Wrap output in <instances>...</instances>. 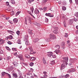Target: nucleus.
Masks as SVG:
<instances>
[{
    "mask_svg": "<svg viewBox=\"0 0 78 78\" xmlns=\"http://www.w3.org/2000/svg\"><path fill=\"white\" fill-rule=\"evenodd\" d=\"M48 56H52V57L53 58H55V56H53V53L51 52H48Z\"/></svg>",
    "mask_w": 78,
    "mask_h": 78,
    "instance_id": "obj_1",
    "label": "nucleus"
},
{
    "mask_svg": "<svg viewBox=\"0 0 78 78\" xmlns=\"http://www.w3.org/2000/svg\"><path fill=\"white\" fill-rule=\"evenodd\" d=\"M50 39H55L56 38L54 34H51L49 36Z\"/></svg>",
    "mask_w": 78,
    "mask_h": 78,
    "instance_id": "obj_2",
    "label": "nucleus"
},
{
    "mask_svg": "<svg viewBox=\"0 0 78 78\" xmlns=\"http://www.w3.org/2000/svg\"><path fill=\"white\" fill-rule=\"evenodd\" d=\"M30 11H28V12L30 14L31 16H32V14H31V11H32V13H33V11H34V8H32L30 9Z\"/></svg>",
    "mask_w": 78,
    "mask_h": 78,
    "instance_id": "obj_3",
    "label": "nucleus"
},
{
    "mask_svg": "<svg viewBox=\"0 0 78 78\" xmlns=\"http://www.w3.org/2000/svg\"><path fill=\"white\" fill-rule=\"evenodd\" d=\"M66 67V64L65 63H63L61 65V67L60 69L61 70H62L64 69H65V68Z\"/></svg>",
    "mask_w": 78,
    "mask_h": 78,
    "instance_id": "obj_4",
    "label": "nucleus"
},
{
    "mask_svg": "<svg viewBox=\"0 0 78 78\" xmlns=\"http://www.w3.org/2000/svg\"><path fill=\"white\" fill-rule=\"evenodd\" d=\"M5 40L0 38V45L3 44L5 43Z\"/></svg>",
    "mask_w": 78,
    "mask_h": 78,
    "instance_id": "obj_5",
    "label": "nucleus"
},
{
    "mask_svg": "<svg viewBox=\"0 0 78 78\" xmlns=\"http://www.w3.org/2000/svg\"><path fill=\"white\" fill-rule=\"evenodd\" d=\"M76 60H77V59H76V58H73V59H71L70 60V62H71L72 63H73V62H74L75 61H76Z\"/></svg>",
    "mask_w": 78,
    "mask_h": 78,
    "instance_id": "obj_6",
    "label": "nucleus"
},
{
    "mask_svg": "<svg viewBox=\"0 0 78 78\" xmlns=\"http://www.w3.org/2000/svg\"><path fill=\"white\" fill-rule=\"evenodd\" d=\"M18 58L21 60H23V55H20L18 56Z\"/></svg>",
    "mask_w": 78,
    "mask_h": 78,
    "instance_id": "obj_7",
    "label": "nucleus"
},
{
    "mask_svg": "<svg viewBox=\"0 0 78 78\" xmlns=\"http://www.w3.org/2000/svg\"><path fill=\"white\" fill-rule=\"evenodd\" d=\"M7 32L9 33H10L11 34L13 35V33H14V32L11 31V30H8L7 31Z\"/></svg>",
    "mask_w": 78,
    "mask_h": 78,
    "instance_id": "obj_8",
    "label": "nucleus"
},
{
    "mask_svg": "<svg viewBox=\"0 0 78 78\" xmlns=\"http://www.w3.org/2000/svg\"><path fill=\"white\" fill-rule=\"evenodd\" d=\"M39 39L38 38H36L35 39H34V42H35V43H36L37 42L39 41Z\"/></svg>",
    "mask_w": 78,
    "mask_h": 78,
    "instance_id": "obj_9",
    "label": "nucleus"
},
{
    "mask_svg": "<svg viewBox=\"0 0 78 78\" xmlns=\"http://www.w3.org/2000/svg\"><path fill=\"white\" fill-rule=\"evenodd\" d=\"M13 21L14 22V23H17V22H18V19L15 18L13 19Z\"/></svg>",
    "mask_w": 78,
    "mask_h": 78,
    "instance_id": "obj_10",
    "label": "nucleus"
},
{
    "mask_svg": "<svg viewBox=\"0 0 78 78\" xmlns=\"http://www.w3.org/2000/svg\"><path fill=\"white\" fill-rule=\"evenodd\" d=\"M13 64L15 67H17L18 66V64L16 62H13Z\"/></svg>",
    "mask_w": 78,
    "mask_h": 78,
    "instance_id": "obj_11",
    "label": "nucleus"
},
{
    "mask_svg": "<svg viewBox=\"0 0 78 78\" xmlns=\"http://www.w3.org/2000/svg\"><path fill=\"white\" fill-rule=\"evenodd\" d=\"M63 59L66 62H68V57H64L63 58Z\"/></svg>",
    "mask_w": 78,
    "mask_h": 78,
    "instance_id": "obj_12",
    "label": "nucleus"
},
{
    "mask_svg": "<svg viewBox=\"0 0 78 78\" xmlns=\"http://www.w3.org/2000/svg\"><path fill=\"white\" fill-rule=\"evenodd\" d=\"M7 73H6L5 72H3L1 73V75L3 76H5L6 74H7Z\"/></svg>",
    "mask_w": 78,
    "mask_h": 78,
    "instance_id": "obj_13",
    "label": "nucleus"
},
{
    "mask_svg": "<svg viewBox=\"0 0 78 78\" xmlns=\"http://www.w3.org/2000/svg\"><path fill=\"white\" fill-rule=\"evenodd\" d=\"M43 62L44 64H45V63H46V61L45 60V58L44 57L43 58Z\"/></svg>",
    "mask_w": 78,
    "mask_h": 78,
    "instance_id": "obj_14",
    "label": "nucleus"
},
{
    "mask_svg": "<svg viewBox=\"0 0 78 78\" xmlns=\"http://www.w3.org/2000/svg\"><path fill=\"white\" fill-rule=\"evenodd\" d=\"M36 58L35 57H31L30 59L31 61H34L35 60H36Z\"/></svg>",
    "mask_w": 78,
    "mask_h": 78,
    "instance_id": "obj_15",
    "label": "nucleus"
},
{
    "mask_svg": "<svg viewBox=\"0 0 78 78\" xmlns=\"http://www.w3.org/2000/svg\"><path fill=\"white\" fill-rule=\"evenodd\" d=\"M28 19V21L30 24H31V18L30 17H27Z\"/></svg>",
    "mask_w": 78,
    "mask_h": 78,
    "instance_id": "obj_16",
    "label": "nucleus"
},
{
    "mask_svg": "<svg viewBox=\"0 0 78 78\" xmlns=\"http://www.w3.org/2000/svg\"><path fill=\"white\" fill-rule=\"evenodd\" d=\"M54 52L55 53H56V54L57 55L58 54V53L59 52V50H55V51H54Z\"/></svg>",
    "mask_w": 78,
    "mask_h": 78,
    "instance_id": "obj_17",
    "label": "nucleus"
},
{
    "mask_svg": "<svg viewBox=\"0 0 78 78\" xmlns=\"http://www.w3.org/2000/svg\"><path fill=\"white\" fill-rule=\"evenodd\" d=\"M69 23L70 25H72L73 23V20H70L69 21Z\"/></svg>",
    "mask_w": 78,
    "mask_h": 78,
    "instance_id": "obj_18",
    "label": "nucleus"
},
{
    "mask_svg": "<svg viewBox=\"0 0 78 78\" xmlns=\"http://www.w3.org/2000/svg\"><path fill=\"white\" fill-rule=\"evenodd\" d=\"M13 75L14 78H17V75L16 74H13Z\"/></svg>",
    "mask_w": 78,
    "mask_h": 78,
    "instance_id": "obj_19",
    "label": "nucleus"
},
{
    "mask_svg": "<svg viewBox=\"0 0 78 78\" xmlns=\"http://www.w3.org/2000/svg\"><path fill=\"white\" fill-rule=\"evenodd\" d=\"M8 37L9 39H12L13 38V37H12V35H9Z\"/></svg>",
    "mask_w": 78,
    "mask_h": 78,
    "instance_id": "obj_20",
    "label": "nucleus"
},
{
    "mask_svg": "<svg viewBox=\"0 0 78 78\" xmlns=\"http://www.w3.org/2000/svg\"><path fill=\"white\" fill-rule=\"evenodd\" d=\"M48 76L47 75H43V77H41V78H47V77Z\"/></svg>",
    "mask_w": 78,
    "mask_h": 78,
    "instance_id": "obj_21",
    "label": "nucleus"
},
{
    "mask_svg": "<svg viewBox=\"0 0 78 78\" xmlns=\"http://www.w3.org/2000/svg\"><path fill=\"white\" fill-rule=\"evenodd\" d=\"M34 12L35 13V14H39V10H38L36 9L34 11Z\"/></svg>",
    "mask_w": 78,
    "mask_h": 78,
    "instance_id": "obj_22",
    "label": "nucleus"
},
{
    "mask_svg": "<svg viewBox=\"0 0 78 78\" xmlns=\"http://www.w3.org/2000/svg\"><path fill=\"white\" fill-rule=\"evenodd\" d=\"M34 24V25H37V26H40V24H39H39L36 22H35Z\"/></svg>",
    "mask_w": 78,
    "mask_h": 78,
    "instance_id": "obj_23",
    "label": "nucleus"
},
{
    "mask_svg": "<svg viewBox=\"0 0 78 78\" xmlns=\"http://www.w3.org/2000/svg\"><path fill=\"white\" fill-rule=\"evenodd\" d=\"M67 73H72V69H69L67 71Z\"/></svg>",
    "mask_w": 78,
    "mask_h": 78,
    "instance_id": "obj_24",
    "label": "nucleus"
},
{
    "mask_svg": "<svg viewBox=\"0 0 78 78\" xmlns=\"http://www.w3.org/2000/svg\"><path fill=\"white\" fill-rule=\"evenodd\" d=\"M25 44H26V45H30V43H29V41H27L26 42H25Z\"/></svg>",
    "mask_w": 78,
    "mask_h": 78,
    "instance_id": "obj_25",
    "label": "nucleus"
},
{
    "mask_svg": "<svg viewBox=\"0 0 78 78\" xmlns=\"http://www.w3.org/2000/svg\"><path fill=\"white\" fill-rule=\"evenodd\" d=\"M25 57H26V58H30V55H28L27 54L25 55Z\"/></svg>",
    "mask_w": 78,
    "mask_h": 78,
    "instance_id": "obj_26",
    "label": "nucleus"
},
{
    "mask_svg": "<svg viewBox=\"0 0 78 78\" xmlns=\"http://www.w3.org/2000/svg\"><path fill=\"white\" fill-rule=\"evenodd\" d=\"M11 3H12V4H13V5L16 2H15V1L14 0H12L11 1Z\"/></svg>",
    "mask_w": 78,
    "mask_h": 78,
    "instance_id": "obj_27",
    "label": "nucleus"
},
{
    "mask_svg": "<svg viewBox=\"0 0 78 78\" xmlns=\"http://www.w3.org/2000/svg\"><path fill=\"white\" fill-rule=\"evenodd\" d=\"M62 10H63V11L66 10V7L64 6H63L62 7Z\"/></svg>",
    "mask_w": 78,
    "mask_h": 78,
    "instance_id": "obj_28",
    "label": "nucleus"
},
{
    "mask_svg": "<svg viewBox=\"0 0 78 78\" xmlns=\"http://www.w3.org/2000/svg\"><path fill=\"white\" fill-rule=\"evenodd\" d=\"M61 46H65V42H62L61 43Z\"/></svg>",
    "mask_w": 78,
    "mask_h": 78,
    "instance_id": "obj_29",
    "label": "nucleus"
},
{
    "mask_svg": "<svg viewBox=\"0 0 78 78\" xmlns=\"http://www.w3.org/2000/svg\"><path fill=\"white\" fill-rule=\"evenodd\" d=\"M53 32L54 33H55V34H57V33H58V31H57V30H54Z\"/></svg>",
    "mask_w": 78,
    "mask_h": 78,
    "instance_id": "obj_30",
    "label": "nucleus"
},
{
    "mask_svg": "<svg viewBox=\"0 0 78 78\" xmlns=\"http://www.w3.org/2000/svg\"><path fill=\"white\" fill-rule=\"evenodd\" d=\"M22 65L24 67H25V66H27V65L23 62L22 63Z\"/></svg>",
    "mask_w": 78,
    "mask_h": 78,
    "instance_id": "obj_31",
    "label": "nucleus"
},
{
    "mask_svg": "<svg viewBox=\"0 0 78 78\" xmlns=\"http://www.w3.org/2000/svg\"><path fill=\"white\" fill-rule=\"evenodd\" d=\"M63 76L64 77L66 78H68V77L69 76V75L67 74H66V75L64 76Z\"/></svg>",
    "mask_w": 78,
    "mask_h": 78,
    "instance_id": "obj_32",
    "label": "nucleus"
},
{
    "mask_svg": "<svg viewBox=\"0 0 78 78\" xmlns=\"http://www.w3.org/2000/svg\"><path fill=\"white\" fill-rule=\"evenodd\" d=\"M45 22L46 23H48V19L47 18H46L45 19Z\"/></svg>",
    "mask_w": 78,
    "mask_h": 78,
    "instance_id": "obj_33",
    "label": "nucleus"
},
{
    "mask_svg": "<svg viewBox=\"0 0 78 78\" xmlns=\"http://www.w3.org/2000/svg\"><path fill=\"white\" fill-rule=\"evenodd\" d=\"M56 48H57V49H59L60 48V47H59V45H57L55 46Z\"/></svg>",
    "mask_w": 78,
    "mask_h": 78,
    "instance_id": "obj_34",
    "label": "nucleus"
},
{
    "mask_svg": "<svg viewBox=\"0 0 78 78\" xmlns=\"http://www.w3.org/2000/svg\"><path fill=\"white\" fill-rule=\"evenodd\" d=\"M32 2H34V0H29L28 1V2L29 3H31Z\"/></svg>",
    "mask_w": 78,
    "mask_h": 78,
    "instance_id": "obj_35",
    "label": "nucleus"
},
{
    "mask_svg": "<svg viewBox=\"0 0 78 78\" xmlns=\"http://www.w3.org/2000/svg\"><path fill=\"white\" fill-rule=\"evenodd\" d=\"M10 15L11 16H13V15H14V11L11 12H10Z\"/></svg>",
    "mask_w": 78,
    "mask_h": 78,
    "instance_id": "obj_36",
    "label": "nucleus"
},
{
    "mask_svg": "<svg viewBox=\"0 0 78 78\" xmlns=\"http://www.w3.org/2000/svg\"><path fill=\"white\" fill-rule=\"evenodd\" d=\"M18 43L19 44H21V41L19 39L17 41Z\"/></svg>",
    "mask_w": 78,
    "mask_h": 78,
    "instance_id": "obj_37",
    "label": "nucleus"
},
{
    "mask_svg": "<svg viewBox=\"0 0 78 78\" xmlns=\"http://www.w3.org/2000/svg\"><path fill=\"white\" fill-rule=\"evenodd\" d=\"M48 0H44L43 1V3H44L45 4L46 3V2H47V1H48Z\"/></svg>",
    "mask_w": 78,
    "mask_h": 78,
    "instance_id": "obj_38",
    "label": "nucleus"
},
{
    "mask_svg": "<svg viewBox=\"0 0 78 78\" xmlns=\"http://www.w3.org/2000/svg\"><path fill=\"white\" fill-rule=\"evenodd\" d=\"M30 66L32 67V66H34V63L31 62L30 64Z\"/></svg>",
    "mask_w": 78,
    "mask_h": 78,
    "instance_id": "obj_39",
    "label": "nucleus"
},
{
    "mask_svg": "<svg viewBox=\"0 0 78 78\" xmlns=\"http://www.w3.org/2000/svg\"><path fill=\"white\" fill-rule=\"evenodd\" d=\"M64 36L65 37H68V34H67V33H65Z\"/></svg>",
    "mask_w": 78,
    "mask_h": 78,
    "instance_id": "obj_40",
    "label": "nucleus"
},
{
    "mask_svg": "<svg viewBox=\"0 0 78 78\" xmlns=\"http://www.w3.org/2000/svg\"><path fill=\"white\" fill-rule=\"evenodd\" d=\"M50 41V39L48 38H47L46 39V42H49Z\"/></svg>",
    "mask_w": 78,
    "mask_h": 78,
    "instance_id": "obj_41",
    "label": "nucleus"
},
{
    "mask_svg": "<svg viewBox=\"0 0 78 78\" xmlns=\"http://www.w3.org/2000/svg\"><path fill=\"white\" fill-rule=\"evenodd\" d=\"M32 30H30L29 31V34H31V35H32V34H33V32H32Z\"/></svg>",
    "mask_w": 78,
    "mask_h": 78,
    "instance_id": "obj_42",
    "label": "nucleus"
},
{
    "mask_svg": "<svg viewBox=\"0 0 78 78\" xmlns=\"http://www.w3.org/2000/svg\"><path fill=\"white\" fill-rule=\"evenodd\" d=\"M71 71L72 72H75L76 71V69H71Z\"/></svg>",
    "mask_w": 78,
    "mask_h": 78,
    "instance_id": "obj_43",
    "label": "nucleus"
},
{
    "mask_svg": "<svg viewBox=\"0 0 78 78\" xmlns=\"http://www.w3.org/2000/svg\"><path fill=\"white\" fill-rule=\"evenodd\" d=\"M30 54H33V53H34V52H33V49L30 50Z\"/></svg>",
    "mask_w": 78,
    "mask_h": 78,
    "instance_id": "obj_44",
    "label": "nucleus"
},
{
    "mask_svg": "<svg viewBox=\"0 0 78 78\" xmlns=\"http://www.w3.org/2000/svg\"><path fill=\"white\" fill-rule=\"evenodd\" d=\"M50 14H51V13H46L45 15L46 16H48V17H49L50 16Z\"/></svg>",
    "mask_w": 78,
    "mask_h": 78,
    "instance_id": "obj_45",
    "label": "nucleus"
},
{
    "mask_svg": "<svg viewBox=\"0 0 78 78\" xmlns=\"http://www.w3.org/2000/svg\"><path fill=\"white\" fill-rule=\"evenodd\" d=\"M30 71H29V72H33L34 71V69L32 68L30 69Z\"/></svg>",
    "mask_w": 78,
    "mask_h": 78,
    "instance_id": "obj_46",
    "label": "nucleus"
},
{
    "mask_svg": "<svg viewBox=\"0 0 78 78\" xmlns=\"http://www.w3.org/2000/svg\"><path fill=\"white\" fill-rule=\"evenodd\" d=\"M16 34H18V35H19V34H20V31H17L16 32Z\"/></svg>",
    "mask_w": 78,
    "mask_h": 78,
    "instance_id": "obj_47",
    "label": "nucleus"
},
{
    "mask_svg": "<svg viewBox=\"0 0 78 78\" xmlns=\"http://www.w3.org/2000/svg\"><path fill=\"white\" fill-rule=\"evenodd\" d=\"M12 50H13V51H17V49H16V48H12Z\"/></svg>",
    "mask_w": 78,
    "mask_h": 78,
    "instance_id": "obj_48",
    "label": "nucleus"
},
{
    "mask_svg": "<svg viewBox=\"0 0 78 78\" xmlns=\"http://www.w3.org/2000/svg\"><path fill=\"white\" fill-rule=\"evenodd\" d=\"M25 23L26 24H27V17L25 18Z\"/></svg>",
    "mask_w": 78,
    "mask_h": 78,
    "instance_id": "obj_49",
    "label": "nucleus"
},
{
    "mask_svg": "<svg viewBox=\"0 0 78 78\" xmlns=\"http://www.w3.org/2000/svg\"><path fill=\"white\" fill-rule=\"evenodd\" d=\"M20 12L19 11L18 12L16 13V16H18V15H19V14H20Z\"/></svg>",
    "mask_w": 78,
    "mask_h": 78,
    "instance_id": "obj_50",
    "label": "nucleus"
},
{
    "mask_svg": "<svg viewBox=\"0 0 78 78\" xmlns=\"http://www.w3.org/2000/svg\"><path fill=\"white\" fill-rule=\"evenodd\" d=\"M75 16L77 17H78V12H76L75 13Z\"/></svg>",
    "mask_w": 78,
    "mask_h": 78,
    "instance_id": "obj_51",
    "label": "nucleus"
},
{
    "mask_svg": "<svg viewBox=\"0 0 78 78\" xmlns=\"http://www.w3.org/2000/svg\"><path fill=\"white\" fill-rule=\"evenodd\" d=\"M76 5H78V0H75Z\"/></svg>",
    "mask_w": 78,
    "mask_h": 78,
    "instance_id": "obj_52",
    "label": "nucleus"
},
{
    "mask_svg": "<svg viewBox=\"0 0 78 78\" xmlns=\"http://www.w3.org/2000/svg\"><path fill=\"white\" fill-rule=\"evenodd\" d=\"M8 44H9V45H11V44H12V42L11 41H8L7 42Z\"/></svg>",
    "mask_w": 78,
    "mask_h": 78,
    "instance_id": "obj_53",
    "label": "nucleus"
},
{
    "mask_svg": "<svg viewBox=\"0 0 78 78\" xmlns=\"http://www.w3.org/2000/svg\"><path fill=\"white\" fill-rule=\"evenodd\" d=\"M7 75H8V76H9V78H11V76L10 74H9L8 73H7Z\"/></svg>",
    "mask_w": 78,
    "mask_h": 78,
    "instance_id": "obj_54",
    "label": "nucleus"
},
{
    "mask_svg": "<svg viewBox=\"0 0 78 78\" xmlns=\"http://www.w3.org/2000/svg\"><path fill=\"white\" fill-rule=\"evenodd\" d=\"M43 73L44 75H46L47 73L46 72L44 71L43 72Z\"/></svg>",
    "mask_w": 78,
    "mask_h": 78,
    "instance_id": "obj_55",
    "label": "nucleus"
},
{
    "mask_svg": "<svg viewBox=\"0 0 78 78\" xmlns=\"http://www.w3.org/2000/svg\"><path fill=\"white\" fill-rule=\"evenodd\" d=\"M29 49L30 50H33V48H32L31 47H29Z\"/></svg>",
    "mask_w": 78,
    "mask_h": 78,
    "instance_id": "obj_56",
    "label": "nucleus"
},
{
    "mask_svg": "<svg viewBox=\"0 0 78 78\" xmlns=\"http://www.w3.org/2000/svg\"><path fill=\"white\" fill-rule=\"evenodd\" d=\"M6 5L7 6H9V2H6Z\"/></svg>",
    "mask_w": 78,
    "mask_h": 78,
    "instance_id": "obj_57",
    "label": "nucleus"
},
{
    "mask_svg": "<svg viewBox=\"0 0 78 78\" xmlns=\"http://www.w3.org/2000/svg\"><path fill=\"white\" fill-rule=\"evenodd\" d=\"M53 16H54L53 15H51L50 14L49 15V17H53Z\"/></svg>",
    "mask_w": 78,
    "mask_h": 78,
    "instance_id": "obj_58",
    "label": "nucleus"
},
{
    "mask_svg": "<svg viewBox=\"0 0 78 78\" xmlns=\"http://www.w3.org/2000/svg\"><path fill=\"white\" fill-rule=\"evenodd\" d=\"M51 63L53 64H55V61L53 60L51 61Z\"/></svg>",
    "mask_w": 78,
    "mask_h": 78,
    "instance_id": "obj_59",
    "label": "nucleus"
},
{
    "mask_svg": "<svg viewBox=\"0 0 78 78\" xmlns=\"http://www.w3.org/2000/svg\"><path fill=\"white\" fill-rule=\"evenodd\" d=\"M30 71L28 73H27V75H31V73H30Z\"/></svg>",
    "mask_w": 78,
    "mask_h": 78,
    "instance_id": "obj_60",
    "label": "nucleus"
},
{
    "mask_svg": "<svg viewBox=\"0 0 78 78\" xmlns=\"http://www.w3.org/2000/svg\"><path fill=\"white\" fill-rule=\"evenodd\" d=\"M44 11H45L47 10V7H44Z\"/></svg>",
    "mask_w": 78,
    "mask_h": 78,
    "instance_id": "obj_61",
    "label": "nucleus"
},
{
    "mask_svg": "<svg viewBox=\"0 0 78 78\" xmlns=\"http://www.w3.org/2000/svg\"><path fill=\"white\" fill-rule=\"evenodd\" d=\"M6 48L7 49V50H9V47H6Z\"/></svg>",
    "mask_w": 78,
    "mask_h": 78,
    "instance_id": "obj_62",
    "label": "nucleus"
},
{
    "mask_svg": "<svg viewBox=\"0 0 78 78\" xmlns=\"http://www.w3.org/2000/svg\"><path fill=\"white\" fill-rule=\"evenodd\" d=\"M67 44H69L70 43V41L68 40L67 41Z\"/></svg>",
    "mask_w": 78,
    "mask_h": 78,
    "instance_id": "obj_63",
    "label": "nucleus"
},
{
    "mask_svg": "<svg viewBox=\"0 0 78 78\" xmlns=\"http://www.w3.org/2000/svg\"><path fill=\"white\" fill-rule=\"evenodd\" d=\"M9 19V17H8L6 18V20H8Z\"/></svg>",
    "mask_w": 78,
    "mask_h": 78,
    "instance_id": "obj_64",
    "label": "nucleus"
}]
</instances>
